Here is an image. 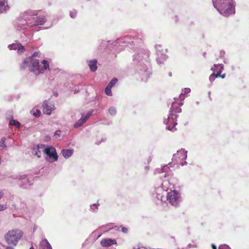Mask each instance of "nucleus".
Masks as SVG:
<instances>
[{"label": "nucleus", "instance_id": "f257e3e1", "mask_svg": "<svg viewBox=\"0 0 249 249\" xmlns=\"http://www.w3.org/2000/svg\"><path fill=\"white\" fill-rule=\"evenodd\" d=\"M149 54L148 50H142L133 55L132 64L134 69L143 81H146L151 74Z\"/></svg>", "mask_w": 249, "mask_h": 249}, {"label": "nucleus", "instance_id": "f03ea898", "mask_svg": "<svg viewBox=\"0 0 249 249\" xmlns=\"http://www.w3.org/2000/svg\"><path fill=\"white\" fill-rule=\"evenodd\" d=\"M37 15L36 11L31 10L22 13L15 21V29L17 31H21L27 28L43 25L46 21L45 16Z\"/></svg>", "mask_w": 249, "mask_h": 249}, {"label": "nucleus", "instance_id": "7ed1b4c3", "mask_svg": "<svg viewBox=\"0 0 249 249\" xmlns=\"http://www.w3.org/2000/svg\"><path fill=\"white\" fill-rule=\"evenodd\" d=\"M41 66L39 64V60L33 57L26 58L20 66V69L24 70L27 68L31 71L36 75H39L44 73L45 71L50 70L49 63L46 60H43L41 61Z\"/></svg>", "mask_w": 249, "mask_h": 249}, {"label": "nucleus", "instance_id": "20e7f679", "mask_svg": "<svg viewBox=\"0 0 249 249\" xmlns=\"http://www.w3.org/2000/svg\"><path fill=\"white\" fill-rule=\"evenodd\" d=\"M212 2L214 7L223 16L229 17L235 13L234 0H212Z\"/></svg>", "mask_w": 249, "mask_h": 249}, {"label": "nucleus", "instance_id": "39448f33", "mask_svg": "<svg viewBox=\"0 0 249 249\" xmlns=\"http://www.w3.org/2000/svg\"><path fill=\"white\" fill-rule=\"evenodd\" d=\"M23 236V232L18 229L8 231L4 235L6 245L4 246L16 247Z\"/></svg>", "mask_w": 249, "mask_h": 249}, {"label": "nucleus", "instance_id": "423d86ee", "mask_svg": "<svg viewBox=\"0 0 249 249\" xmlns=\"http://www.w3.org/2000/svg\"><path fill=\"white\" fill-rule=\"evenodd\" d=\"M163 182L158 186L155 187L154 196L158 200L165 202L166 196L168 193L167 191L170 186L169 180L168 179L164 178Z\"/></svg>", "mask_w": 249, "mask_h": 249}, {"label": "nucleus", "instance_id": "0eeeda50", "mask_svg": "<svg viewBox=\"0 0 249 249\" xmlns=\"http://www.w3.org/2000/svg\"><path fill=\"white\" fill-rule=\"evenodd\" d=\"M181 200L180 194L175 190L168 192L166 196L165 202L167 201V203L175 207H178Z\"/></svg>", "mask_w": 249, "mask_h": 249}, {"label": "nucleus", "instance_id": "6e6552de", "mask_svg": "<svg viewBox=\"0 0 249 249\" xmlns=\"http://www.w3.org/2000/svg\"><path fill=\"white\" fill-rule=\"evenodd\" d=\"M187 151L183 149H181L174 154L173 156L172 161L175 162L177 165L179 164L184 166L187 164V162L184 161L187 158Z\"/></svg>", "mask_w": 249, "mask_h": 249}, {"label": "nucleus", "instance_id": "1a4fd4ad", "mask_svg": "<svg viewBox=\"0 0 249 249\" xmlns=\"http://www.w3.org/2000/svg\"><path fill=\"white\" fill-rule=\"evenodd\" d=\"M10 178L17 181L19 186L22 188H27L31 184L30 181L26 175H15L12 176Z\"/></svg>", "mask_w": 249, "mask_h": 249}, {"label": "nucleus", "instance_id": "9d476101", "mask_svg": "<svg viewBox=\"0 0 249 249\" xmlns=\"http://www.w3.org/2000/svg\"><path fill=\"white\" fill-rule=\"evenodd\" d=\"M43 152L46 155V160L50 162L57 160L58 156L55 149L52 146L48 147L43 150Z\"/></svg>", "mask_w": 249, "mask_h": 249}, {"label": "nucleus", "instance_id": "9b49d317", "mask_svg": "<svg viewBox=\"0 0 249 249\" xmlns=\"http://www.w3.org/2000/svg\"><path fill=\"white\" fill-rule=\"evenodd\" d=\"M177 115L174 113H170L166 119L164 121V123L166 125V128L169 130L174 131L176 130L175 126L177 124Z\"/></svg>", "mask_w": 249, "mask_h": 249}, {"label": "nucleus", "instance_id": "f8f14e48", "mask_svg": "<svg viewBox=\"0 0 249 249\" xmlns=\"http://www.w3.org/2000/svg\"><path fill=\"white\" fill-rule=\"evenodd\" d=\"M92 111H89L86 113H82L81 114V117L73 124V127L74 128H78L83 125L92 115Z\"/></svg>", "mask_w": 249, "mask_h": 249}, {"label": "nucleus", "instance_id": "ddd939ff", "mask_svg": "<svg viewBox=\"0 0 249 249\" xmlns=\"http://www.w3.org/2000/svg\"><path fill=\"white\" fill-rule=\"evenodd\" d=\"M169 165H170V163H168V165L163 166L159 170L160 171L159 172V173L160 174V177L162 180H163V178L169 179V178L172 175V173L170 169Z\"/></svg>", "mask_w": 249, "mask_h": 249}, {"label": "nucleus", "instance_id": "4468645a", "mask_svg": "<svg viewBox=\"0 0 249 249\" xmlns=\"http://www.w3.org/2000/svg\"><path fill=\"white\" fill-rule=\"evenodd\" d=\"M136 40V38L135 37H132L131 36L127 35L118 38L116 40V44L119 45L122 44H129L134 42Z\"/></svg>", "mask_w": 249, "mask_h": 249}, {"label": "nucleus", "instance_id": "2eb2a0df", "mask_svg": "<svg viewBox=\"0 0 249 249\" xmlns=\"http://www.w3.org/2000/svg\"><path fill=\"white\" fill-rule=\"evenodd\" d=\"M43 112L46 115H50L52 110L54 109V106L50 103L48 100L44 101L42 105Z\"/></svg>", "mask_w": 249, "mask_h": 249}, {"label": "nucleus", "instance_id": "dca6fc26", "mask_svg": "<svg viewBox=\"0 0 249 249\" xmlns=\"http://www.w3.org/2000/svg\"><path fill=\"white\" fill-rule=\"evenodd\" d=\"M100 244L103 247H108L113 245H116L117 242L115 239L104 238L101 241Z\"/></svg>", "mask_w": 249, "mask_h": 249}, {"label": "nucleus", "instance_id": "f3484780", "mask_svg": "<svg viewBox=\"0 0 249 249\" xmlns=\"http://www.w3.org/2000/svg\"><path fill=\"white\" fill-rule=\"evenodd\" d=\"M10 50H17L18 53H22L24 51V47L20 43L16 42L8 46Z\"/></svg>", "mask_w": 249, "mask_h": 249}, {"label": "nucleus", "instance_id": "a211bd4d", "mask_svg": "<svg viewBox=\"0 0 249 249\" xmlns=\"http://www.w3.org/2000/svg\"><path fill=\"white\" fill-rule=\"evenodd\" d=\"M9 9L8 0H0V14L6 13Z\"/></svg>", "mask_w": 249, "mask_h": 249}, {"label": "nucleus", "instance_id": "6ab92c4d", "mask_svg": "<svg viewBox=\"0 0 249 249\" xmlns=\"http://www.w3.org/2000/svg\"><path fill=\"white\" fill-rule=\"evenodd\" d=\"M216 67L218 68L220 67V69L218 71L217 73H216V74L213 73L210 75L209 80L211 83H212L214 80L215 78L219 77L220 76L221 73L223 71V66L222 65H217V66Z\"/></svg>", "mask_w": 249, "mask_h": 249}, {"label": "nucleus", "instance_id": "aec40b11", "mask_svg": "<svg viewBox=\"0 0 249 249\" xmlns=\"http://www.w3.org/2000/svg\"><path fill=\"white\" fill-rule=\"evenodd\" d=\"M44 149V145H38L37 147L33 148L32 153L34 155H36L38 158H40L41 156V151L40 150L43 151V150Z\"/></svg>", "mask_w": 249, "mask_h": 249}, {"label": "nucleus", "instance_id": "412c9836", "mask_svg": "<svg viewBox=\"0 0 249 249\" xmlns=\"http://www.w3.org/2000/svg\"><path fill=\"white\" fill-rule=\"evenodd\" d=\"M178 103L174 102L172 103L171 107L170 108V112L171 113H180L181 112V109L179 107L177 106Z\"/></svg>", "mask_w": 249, "mask_h": 249}, {"label": "nucleus", "instance_id": "4be33fe9", "mask_svg": "<svg viewBox=\"0 0 249 249\" xmlns=\"http://www.w3.org/2000/svg\"><path fill=\"white\" fill-rule=\"evenodd\" d=\"M39 249H52V248L47 240L44 239L40 242Z\"/></svg>", "mask_w": 249, "mask_h": 249}, {"label": "nucleus", "instance_id": "5701e85b", "mask_svg": "<svg viewBox=\"0 0 249 249\" xmlns=\"http://www.w3.org/2000/svg\"><path fill=\"white\" fill-rule=\"evenodd\" d=\"M168 56L165 54V53H162V54L157 55V61L159 64H163L164 62L167 60Z\"/></svg>", "mask_w": 249, "mask_h": 249}, {"label": "nucleus", "instance_id": "b1692460", "mask_svg": "<svg viewBox=\"0 0 249 249\" xmlns=\"http://www.w3.org/2000/svg\"><path fill=\"white\" fill-rule=\"evenodd\" d=\"M97 61L96 59H93L89 61L88 65L91 71L94 72L97 70Z\"/></svg>", "mask_w": 249, "mask_h": 249}, {"label": "nucleus", "instance_id": "393cba45", "mask_svg": "<svg viewBox=\"0 0 249 249\" xmlns=\"http://www.w3.org/2000/svg\"><path fill=\"white\" fill-rule=\"evenodd\" d=\"M73 153L72 149H63L61 153L65 159H68L71 157Z\"/></svg>", "mask_w": 249, "mask_h": 249}, {"label": "nucleus", "instance_id": "a878e982", "mask_svg": "<svg viewBox=\"0 0 249 249\" xmlns=\"http://www.w3.org/2000/svg\"><path fill=\"white\" fill-rule=\"evenodd\" d=\"M113 227V224L112 223H110L100 227L98 230L102 231H103L104 232H105L111 229H112Z\"/></svg>", "mask_w": 249, "mask_h": 249}, {"label": "nucleus", "instance_id": "bb28decb", "mask_svg": "<svg viewBox=\"0 0 249 249\" xmlns=\"http://www.w3.org/2000/svg\"><path fill=\"white\" fill-rule=\"evenodd\" d=\"M155 48L156 50L157 55L162 54V53H166L167 52L166 49H163L162 45L160 44H156L155 46Z\"/></svg>", "mask_w": 249, "mask_h": 249}, {"label": "nucleus", "instance_id": "cd10ccee", "mask_svg": "<svg viewBox=\"0 0 249 249\" xmlns=\"http://www.w3.org/2000/svg\"><path fill=\"white\" fill-rule=\"evenodd\" d=\"M9 124L10 125H14L17 128H20V124L18 121L16 120L11 119L9 121Z\"/></svg>", "mask_w": 249, "mask_h": 249}, {"label": "nucleus", "instance_id": "c85d7f7f", "mask_svg": "<svg viewBox=\"0 0 249 249\" xmlns=\"http://www.w3.org/2000/svg\"><path fill=\"white\" fill-rule=\"evenodd\" d=\"M118 82V79L116 78H113L108 84L107 85V87L112 88L114 87L117 82Z\"/></svg>", "mask_w": 249, "mask_h": 249}, {"label": "nucleus", "instance_id": "c756f323", "mask_svg": "<svg viewBox=\"0 0 249 249\" xmlns=\"http://www.w3.org/2000/svg\"><path fill=\"white\" fill-rule=\"evenodd\" d=\"M6 138L5 137H2L0 139V147L2 148H5L7 147L6 144H5V141H6Z\"/></svg>", "mask_w": 249, "mask_h": 249}, {"label": "nucleus", "instance_id": "7c9ffc66", "mask_svg": "<svg viewBox=\"0 0 249 249\" xmlns=\"http://www.w3.org/2000/svg\"><path fill=\"white\" fill-rule=\"evenodd\" d=\"M108 112H109V113L111 116H114V115H115L116 114L117 110H116V108L115 107H111L109 108Z\"/></svg>", "mask_w": 249, "mask_h": 249}, {"label": "nucleus", "instance_id": "2f4dec72", "mask_svg": "<svg viewBox=\"0 0 249 249\" xmlns=\"http://www.w3.org/2000/svg\"><path fill=\"white\" fill-rule=\"evenodd\" d=\"M222 65L223 66V70L224 69V66H223V65L222 64H214L213 65V67H212L211 68V71H213V73H214V72L215 71H216L217 73L218 72V71L219 70L220 67L218 68V67H215V66H217V65Z\"/></svg>", "mask_w": 249, "mask_h": 249}, {"label": "nucleus", "instance_id": "473e14b6", "mask_svg": "<svg viewBox=\"0 0 249 249\" xmlns=\"http://www.w3.org/2000/svg\"><path fill=\"white\" fill-rule=\"evenodd\" d=\"M105 92L108 96H111L112 95L111 88L107 86L105 89Z\"/></svg>", "mask_w": 249, "mask_h": 249}, {"label": "nucleus", "instance_id": "72a5a7b5", "mask_svg": "<svg viewBox=\"0 0 249 249\" xmlns=\"http://www.w3.org/2000/svg\"><path fill=\"white\" fill-rule=\"evenodd\" d=\"M185 94L184 93H183V92L180 93V94L179 96V98L180 99V102H179V103H178V105H179V106H181L183 105L182 101L185 99Z\"/></svg>", "mask_w": 249, "mask_h": 249}, {"label": "nucleus", "instance_id": "f704fd0d", "mask_svg": "<svg viewBox=\"0 0 249 249\" xmlns=\"http://www.w3.org/2000/svg\"><path fill=\"white\" fill-rule=\"evenodd\" d=\"M77 11L75 10H73L70 12V16L72 18H75L77 16Z\"/></svg>", "mask_w": 249, "mask_h": 249}, {"label": "nucleus", "instance_id": "c9c22d12", "mask_svg": "<svg viewBox=\"0 0 249 249\" xmlns=\"http://www.w3.org/2000/svg\"><path fill=\"white\" fill-rule=\"evenodd\" d=\"M98 205L93 204L90 206V209L93 212H95L98 209Z\"/></svg>", "mask_w": 249, "mask_h": 249}, {"label": "nucleus", "instance_id": "e433bc0d", "mask_svg": "<svg viewBox=\"0 0 249 249\" xmlns=\"http://www.w3.org/2000/svg\"><path fill=\"white\" fill-rule=\"evenodd\" d=\"M33 115L36 117H39L41 115V111L39 109H36L33 112Z\"/></svg>", "mask_w": 249, "mask_h": 249}, {"label": "nucleus", "instance_id": "4c0bfd02", "mask_svg": "<svg viewBox=\"0 0 249 249\" xmlns=\"http://www.w3.org/2000/svg\"><path fill=\"white\" fill-rule=\"evenodd\" d=\"M218 249H231V248L227 245L223 244L219 247Z\"/></svg>", "mask_w": 249, "mask_h": 249}, {"label": "nucleus", "instance_id": "58836bf2", "mask_svg": "<svg viewBox=\"0 0 249 249\" xmlns=\"http://www.w3.org/2000/svg\"><path fill=\"white\" fill-rule=\"evenodd\" d=\"M7 206L5 204L0 205V211L5 210L7 209Z\"/></svg>", "mask_w": 249, "mask_h": 249}, {"label": "nucleus", "instance_id": "ea45409f", "mask_svg": "<svg viewBox=\"0 0 249 249\" xmlns=\"http://www.w3.org/2000/svg\"><path fill=\"white\" fill-rule=\"evenodd\" d=\"M191 91V89H190L189 88H185L184 90H183V93L184 94H187V93H190Z\"/></svg>", "mask_w": 249, "mask_h": 249}, {"label": "nucleus", "instance_id": "a19ab883", "mask_svg": "<svg viewBox=\"0 0 249 249\" xmlns=\"http://www.w3.org/2000/svg\"><path fill=\"white\" fill-rule=\"evenodd\" d=\"M124 233H127V231H128V229L126 228H125V227H123L122 228V230H121Z\"/></svg>", "mask_w": 249, "mask_h": 249}, {"label": "nucleus", "instance_id": "79ce46f5", "mask_svg": "<svg viewBox=\"0 0 249 249\" xmlns=\"http://www.w3.org/2000/svg\"><path fill=\"white\" fill-rule=\"evenodd\" d=\"M149 169H150V167L149 166H145L144 168L145 173H147L148 172V171L149 170Z\"/></svg>", "mask_w": 249, "mask_h": 249}, {"label": "nucleus", "instance_id": "37998d69", "mask_svg": "<svg viewBox=\"0 0 249 249\" xmlns=\"http://www.w3.org/2000/svg\"><path fill=\"white\" fill-rule=\"evenodd\" d=\"M38 55V52H35L30 57H33L34 58H36V57Z\"/></svg>", "mask_w": 249, "mask_h": 249}, {"label": "nucleus", "instance_id": "c03bdc74", "mask_svg": "<svg viewBox=\"0 0 249 249\" xmlns=\"http://www.w3.org/2000/svg\"><path fill=\"white\" fill-rule=\"evenodd\" d=\"M5 249H15L16 247L4 246Z\"/></svg>", "mask_w": 249, "mask_h": 249}, {"label": "nucleus", "instance_id": "a18cd8bd", "mask_svg": "<svg viewBox=\"0 0 249 249\" xmlns=\"http://www.w3.org/2000/svg\"><path fill=\"white\" fill-rule=\"evenodd\" d=\"M3 196V193L2 191H0V199L2 198Z\"/></svg>", "mask_w": 249, "mask_h": 249}, {"label": "nucleus", "instance_id": "49530a36", "mask_svg": "<svg viewBox=\"0 0 249 249\" xmlns=\"http://www.w3.org/2000/svg\"><path fill=\"white\" fill-rule=\"evenodd\" d=\"M213 249H217L216 247L214 244H212Z\"/></svg>", "mask_w": 249, "mask_h": 249}, {"label": "nucleus", "instance_id": "de8ad7c7", "mask_svg": "<svg viewBox=\"0 0 249 249\" xmlns=\"http://www.w3.org/2000/svg\"><path fill=\"white\" fill-rule=\"evenodd\" d=\"M79 91V89H75L74 91V93L76 94V93H77Z\"/></svg>", "mask_w": 249, "mask_h": 249}, {"label": "nucleus", "instance_id": "09e8293b", "mask_svg": "<svg viewBox=\"0 0 249 249\" xmlns=\"http://www.w3.org/2000/svg\"><path fill=\"white\" fill-rule=\"evenodd\" d=\"M225 76H226V74L224 73L222 75L220 74V76L219 77H221L222 78H225Z\"/></svg>", "mask_w": 249, "mask_h": 249}, {"label": "nucleus", "instance_id": "8fccbe9b", "mask_svg": "<svg viewBox=\"0 0 249 249\" xmlns=\"http://www.w3.org/2000/svg\"><path fill=\"white\" fill-rule=\"evenodd\" d=\"M133 249H142L141 248H133Z\"/></svg>", "mask_w": 249, "mask_h": 249}, {"label": "nucleus", "instance_id": "3c124183", "mask_svg": "<svg viewBox=\"0 0 249 249\" xmlns=\"http://www.w3.org/2000/svg\"><path fill=\"white\" fill-rule=\"evenodd\" d=\"M210 94H211V92H210V91H209V92H208V95H209V96H210Z\"/></svg>", "mask_w": 249, "mask_h": 249}, {"label": "nucleus", "instance_id": "603ef678", "mask_svg": "<svg viewBox=\"0 0 249 249\" xmlns=\"http://www.w3.org/2000/svg\"><path fill=\"white\" fill-rule=\"evenodd\" d=\"M29 249H34V248L33 247H31Z\"/></svg>", "mask_w": 249, "mask_h": 249}, {"label": "nucleus", "instance_id": "864d4df0", "mask_svg": "<svg viewBox=\"0 0 249 249\" xmlns=\"http://www.w3.org/2000/svg\"><path fill=\"white\" fill-rule=\"evenodd\" d=\"M169 76H171L172 75L171 73V72H170V73H169Z\"/></svg>", "mask_w": 249, "mask_h": 249}, {"label": "nucleus", "instance_id": "5fc2aeb1", "mask_svg": "<svg viewBox=\"0 0 249 249\" xmlns=\"http://www.w3.org/2000/svg\"><path fill=\"white\" fill-rule=\"evenodd\" d=\"M101 234H100L99 235H98V238L100 237L101 236Z\"/></svg>", "mask_w": 249, "mask_h": 249}]
</instances>
